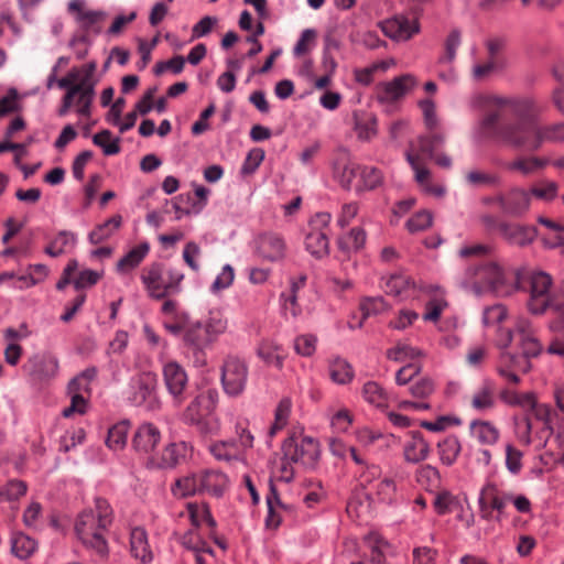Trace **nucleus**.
I'll return each instance as SVG.
<instances>
[{
	"label": "nucleus",
	"mask_w": 564,
	"mask_h": 564,
	"mask_svg": "<svg viewBox=\"0 0 564 564\" xmlns=\"http://www.w3.org/2000/svg\"><path fill=\"white\" fill-rule=\"evenodd\" d=\"M496 106L497 110L481 120L484 134L529 151H538L547 142H564V122L536 124L540 108L532 98H498Z\"/></svg>",
	"instance_id": "obj_1"
},
{
	"label": "nucleus",
	"mask_w": 564,
	"mask_h": 564,
	"mask_svg": "<svg viewBox=\"0 0 564 564\" xmlns=\"http://www.w3.org/2000/svg\"><path fill=\"white\" fill-rule=\"evenodd\" d=\"M113 521V510L104 498H96L94 507L85 509L75 522V532L82 544L97 558L105 561L109 546L105 536Z\"/></svg>",
	"instance_id": "obj_2"
},
{
	"label": "nucleus",
	"mask_w": 564,
	"mask_h": 564,
	"mask_svg": "<svg viewBox=\"0 0 564 564\" xmlns=\"http://www.w3.org/2000/svg\"><path fill=\"white\" fill-rule=\"evenodd\" d=\"M513 289L528 294L525 307L531 315L542 316L557 305L560 294L554 286L552 276L543 271H535L525 278L514 274Z\"/></svg>",
	"instance_id": "obj_3"
},
{
	"label": "nucleus",
	"mask_w": 564,
	"mask_h": 564,
	"mask_svg": "<svg viewBox=\"0 0 564 564\" xmlns=\"http://www.w3.org/2000/svg\"><path fill=\"white\" fill-rule=\"evenodd\" d=\"M514 274V272H506L495 262L480 261L468 267L464 285L477 294L492 291L498 295H508L513 290Z\"/></svg>",
	"instance_id": "obj_4"
},
{
	"label": "nucleus",
	"mask_w": 564,
	"mask_h": 564,
	"mask_svg": "<svg viewBox=\"0 0 564 564\" xmlns=\"http://www.w3.org/2000/svg\"><path fill=\"white\" fill-rule=\"evenodd\" d=\"M140 278L149 296L162 300L181 292L184 273L177 268L153 262L142 269Z\"/></svg>",
	"instance_id": "obj_5"
},
{
	"label": "nucleus",
	"mask_w": 564,
	"mask_h": 564,
	"mask_svg": "<svg viewBox=\"0 0 564 564\" xmlns=\"http://www.w3.org/2000/svg\"><path fill=\"white\" fill-rule=\"evenodd\" d=\"M218 402V392L209 389L199 393L185 409L183 420L194 425L203 434H214L218 431L219 423L214 411Z\"/></svg>",
	"instance_id": "obj_6"
},
{
	"label": "nucleus",
	"mask_w": 564,
	"mask_h": 564,
	"mask_svg": "<svg viewBox=\"0 0 564 564\" xmlns=\"http://www.w3.org/2000/svg\"><path fill=\"white\" fill-rule=\"evenodd\" d=\"M22 369L32 382L44 384L58 376L59 361L52 352H39L29 357Z\"/></svg>",
	"instance_id": "obj_7"
},
{
	"label": "nucleus",
	"mask_w": 564,
	"mask_h": 564,
	"mask_svg": "<svg viewBox=\"0 0 564 564\" xmlns=\"http://www.w3.org/2000/svg\"><path fill=\"white\" fill-rule=\"evenodd\" d=\"M247 380V364L238 357H228L221 369V384L224 391L230 397H238L245 391Z\"/></svg>",
	"instance_id": "obj_8"
},
{
	"label": "nucleus",
	"mask_w": 564,
	"mask_h": 564,
	"mask_svg": "<svg viewBox=\"0 0 564 564\" xmlns=\"http://www.w3.org/2000/svg\"><path fill=\"white\" fill-rule=\"evenodd\" d=\"M163 382L175 405H181L186 399L188 376L185 368L171 360L162 367Z\"/></svg>",
	"instance_id": "obj_9"
},
{
	"label": "nucleus",
	"mask_w": 564,
	"mask_h": 564,
	"mask_svg": "<svg viewBox=\"0 0 564 564\" xmlns=\"http://www.w3.org/2000/svg\"><path fill=\"white\" fill-rule=\"evenodd\" d=\"M538 329L533 322L527 316H518L514 322V329L507 332V341H511L513 334L518 337V346L521 351L529 356L538 357L543 346L536 336Z\"/></svg>",
	"instance_id": "obj_10"
},
{
	"label": "nucleus",
	"mask_w": 564,
	"mask_h": 564,
	"mask_svg": "<svg viewBox=\"0 0 564 564\" xmlns=\"http://www.w3.org/2000/svg\"><path fill=\"white\" fill-rule=\"evenodd\" d=\"M282 452L286 459L293 463H301L306 466L313 465L318 458V444L312 437L286 438L282 445Z\"/></svg>",
	"instance_id": "obj_11"
},
{
	"label": "nucleus",
	"mask_w": 564,
	"mask_h": 564,
	"mask_svg": "<svg viewBox=\"0 0 564 564\" xmlns=\"http://www.w3.org/2000/svg\"><path fill=\"white\" fill-rule=\"evenodd\" d=\"M531 358L521 351L520 354H513L510 351H502L498 361L497 371L508 382L518 384L520 382V373H527L531 370Z\"/></svg>",
	"instance_id": "obj_12"
},
{
	"label": "nucleus",
	"mask_w": 564,
	"mask_h": 564,
	"mask_svg": "<svg viewBox=\"0 0 564 564\" xmlns=\"http://www.w3.org/2000/svg\"><path fill=\"white\" fill-rule=\"evenodd\" d=\"M158 377L153 372H142L135 380L131 401L138 406L156 410L160 402L156 394Z\"/></svg>",
	"instance_id": "obj_13"
},
{
	"label": "nucleus",
	"mask_w": 564,
	"mask_h": 564,
	"mask_svg": "<svg viewBox=\"0 0 564 564\" xmlns=\"http://www.w3.org/2000/svg\"><path fill=\"white\" fill-rule=\"evenodd\" d=\"M489 202L498 204L503 214L520 217L530 209L531 196L529 191L516 187L491 198Z\"/></svg>",
	"instance_id": "obj_14"
},
{
	"label": "nucleus",
	"mask_w": 564,
	"mask_h": 564,
	"mask_svg": "<svg viewBox=\"0 0 564 564\" xmlns=\"http://www.w3.org/2000/svg\"><path fill=\"white\" fill-rule=\"evenodd\" d=\"M268 516L267 528L276 529L283 521H294L296 510L294 506L281 501L275 487L271 484L270 492L267 496Z\"/></svg>",
	"instance_id": "obj_15"
},
{
	"label": "nucleus",
	"mask_w": 564,
	"mask_h": 564,
	"mask_svg": "<svg viewBox=\"0 0 564 564\" xmlns=\"http://www.w3.org/2000/svg\"><path fill=\"white\" fill-rule=\"evenodd\" d=\"M257 250L259 256L267 261H281L285 257L286 242L276 232H264L257 239Z\"/></svg>",
	"instance_id": "obj_16"
},
{
	"label": "nucleus",
	"mask_w": 564,
	"mask_h": 564,
	"mask_svg": "<svg viewBox=\"0 0 564 564\" xmlns=\"http://www.w3.org/2000/svg\"><path fill=\"white\" fill-rule=\"evenodd\" d=\"M381 30L388 37L395 41H408L420 32L417 21H411L405 17L398 15L381 23Z\"/></svg>",
	"instance_id": "obj_17"
},
{
	"label": "nucleus",
	"mask_w": 564,
	"mask_h": 564,
	"mask_svg": "<svg viewBox=\"0 0 564 564\" xmlns=\"http://www.w3.org/2000/svg\"><path fill=\"white\" fill-rule=\"evenodd\" d=\"M479 508L484 519H490L492 511H497L496 520H501L506 507L500 497V489L495 484L488 482L482 487L479 495Z\"/></svg>",
	"instance_id": "obj_18"
},
{
	"label": "nucleus",
	"mask_w": 564,
	"mask_h": 564,
	"mask_svg": "<svg viewBox=\"0 0 564 564\" xmlns=\"http://www.w3.org/2000/svg\"><path fill=\"white\" fill-rule=\"evenodd\" d=\"M415 85L413 76L406 74L391 82L382 83L378 88V99L382 102H393L408 94Z\"/></svg>",
	"instance_id": "obj_19"
},
{
	"label": "nucleus",
	"mask_w": 564,
	"mask_h": 564,
	"mask_svg": "<svg viewBox=\"0 0 564 564\" xmlns=\"http://www.w3.org/2000/svg\"><path fill=\"white\" fill-rule=\"evenodd\" d=\"M500 234L510 245L525 247L534 241L538 230L533 226L507 223L500 226Z\"/></svg>",
	"instance_id": "obj_20"
},
{
	"label": "nucleus",
	"mask_w": 564,
	"mask_h": 564,
	"mask_svg": "<svg viewBox=\"0 0 564 564\" xmlns=\"http://www.w3.org/2000/svg\"><path fill=\"white\" fill-rule=\"evenodd\" d=\"M58 87L66 89V93H70L75 87H78L76 91V104L78 106L77 112L83 117L90 116V107L95 96V89L87 86L85 82L72 83L67 77H63L58 80Z\"/></svg>",
	"instance_id": "obj_21"
},
{
	"label": "nucleus",
	"mask_w": 564,
	"mask_h": 564,
	"mask_svg": "<svg viewBox=\"0 0 564 564\" xmlns=\"http://www.w3.org/2000/svg\"><path fill=\"white\" fill-rule=\"evenodd\" d=\"M161 433L152 423H144L138 427L132 438V446L137 452L150 453L159 444Z\"/></svg>",
	"instance_id": "obj_22"
},
{
	"label": "nucleus",
	"mask_w": 564,
	"mask_h": 564,
	"mask_svg": "<svg viewBox=\"0 0 564 564\" xmlns=\"http://www.w3.org/2000/svg\"><path fill=\"white\" fill-rule=\"evenodd\" d=\"M184 345L194 354L202 352L213 344L203 322H191L183 336Z\"/></svg>",
	"instance_id": "obj_23"
},
{
	"label": "nucleus",
	"mask_w": 564,
	"mask_h": 564,
	"mask_svg": "<svg viewBox=\"0 0 564 564\" xmlns=\"http://www.w3.org/2000/svg\"><path fill=\"white\" fill-rule=\"evenodd\" d=\"M383 289L387 294L406 299L413 294L415 283L405 273L394 272L384 279Z\"/></svg>",
	"instance_id": "obj_24"
},
{
	"label": "nucleus",
	"mask_w": 564,
	"mask_h": 564,
	"mask_svg": "<svg viewBox=\"0 0 564 564\" xmlns=\"http://www.w3.org/2000/svg\"><path fill=\"white\" fill-rule=\"evenodd\" d=\"M200 494H208L214 497H220L228 484L227 476L214 469H206L199 473Z\"/></svg>",
	"instance_id": "obj_25"
},
{
	"label": "nucleus",
	"mask_w": 564,
	"mask_h": 564,
	"mask_svg": "<svg viewBox=\"0 0 564 564\" xmlns=\"http://www.w3.org/2000/svg\"><path fill=\"white\" fill-rule=\"evenodd\" d=\"M550 160L546 158L535 155H521L507 164V169L511 172L520 173L523 176H529L543 171Z\"/></svg>",
	"instance_id": "obj_26"
},
{
	"label": "nucleus",
	"mask_w": 564,
	"mask_h": 564,
	"mask_svg": "<svg viewBox=\"0 0 564 564\" xmlns=\"http://www.w3.org/2000/svg\"><path fill=\"white\" fill-rule=\"evenodd\" d=\"M406 161L411 165L412 170L415 173V181L422 186V188L435 196H442L445 193V189L442 186L433 185L430 182L431 173L429 169L421 164L419 161V155L413 152H406Z\"/></svg>",
	"instance_id": "obj_27"
},
{
	"label": "nucleus",
	"mask_w": 564,
	"mask_h": 564,
	"mask_svg": "<svg viewBox=\"0 0 564 564\" xmlns=\"http://www.w3.org/2000/svg\"><path fill=\"white\" fill-rule=\"evenodd\" d=\"M361 165L349 160L337 161L334 165V177L339 185L346 189L355 188V184L359 181Z\"/></svg>",
	"instance_id": "obj_28"
},
{
	"label": "nucleus",
	"mask_w": 564,
	"mask_h": 564,
	"mask_svg": "<svg viewBox=\"0 0 564 564\" xmlns=\"http://www.w3.org/2000/svg\"><path fill=\"white\" fill-rule=\"evenodd\" d=\"M130 552L135 560H139L143 564L152 561V552L144 529L137 527L131 530Z\"/></svg>",
	"instance_id": "obj_29"
},
{
	"label": "nucleus",
	"mask_w": 564,
	"mask_h": 564,
	"mask_svg": "<svg viewBox=\"0 0 564 564\" xmlns=\"http://www.w3.org/2000/svg\"><path fill=\"white\" fill-rule=\"evenodd\" d=\"M444 135L440 133H431L429 135L420 137L417 140V144H410V149L408 152H413L419 155V161L421 164L422 156L433 159L437 153L435 150L444 143Z\"/></svg>",
	"instance_id": "obj_30"
},
{
	"label": "nucleus",
	"mask_w": 564,
	"mask_h": 564,
	"mask_svg": "<svg viewBox=\"0 0 564 564\" xmlns=\"http://www.w3.org/2000/svg\"><path fill=\"white\" fill-rule=\"evenodd\" d=\"M496 404V388L490 381H485L471 395L470 405L477 411L491 410Z\"/></svg>",
	"instance_id": "obj_31"
},
{
	"label": "nucleus",
	"mask_w": 564,
	"mask_h": 564,
	"mask_svg": "<svg viewBox=\"0 0 564 564\" xmlns=\"http://www.w3.org/2000/svg\"><path fill=\"white\" fill-rule=\"evenodd\" d=\"M305 248L315 258L328 254L329 240L326 230H308L305 237Z\"/></svg>",
	"instance_id": "obj_32"
},
{
	"label": "nucleus",
	"mask_w": 564,
	"mask_h": 564,
	"mask_svg": "<svg viewBox=\"0 0 564 564\" xmlns=\"http://www.w3.org/2000/svg\"><path fill=\"white\" fill-rule=\"evenodd\" d=\"M188 513L194 528L198 529L203 523H206L209 529L207 535L214 538V529H216L217 523L207 505L189 503Z\"/></svg>",
	"instance_id": "obj_33"
},
{
	"label": "nucleus",
	"mask_w": 564,
	"mask_h": 564,
	"mask_svg": "<svg viewBox=\"0 0 564 564\" xmlns=\"http://www.w3.org/2000/svg\"><path fill=\"white\" fill-rule=\"evenodd\" d=\"M403 453L406 462L416 464L429 456L430 446L422 435L416 433L412 436V440L404 445Z\"/></svg>",
	"instance_id": "obj_34"
},
{
	"label": "nucleus",
	"mask_w": 564,
	"mask_h": 564,
	"mask_svg": "<svg viewBox=\"0 0 564 564\" xmlns=\"http://www.w3.org/2000/svg\"><path fill=\"white\" fill-rule=\"evenodd\" d=\"M186 455L184 443H171L164 447L155 464L161 468H172L178 465Z\"/></svg>",
	"instance_id": "obj_35"
},
{
	"label": "nucleus",
	"mask_w": 564,
	"mask_h": 564,
	"mask_svg": "<svg viewBox=\"0 0 564 564\" xmlns=\"http://www.w3.org/2000/svg\"><path fill=\"white\" fill-rule=\"evenodd\" d=\"M258 356L269 366L282 369L286 357L284 349L274 341H263L258 348Z\"/></svg>",
	"instance_id": "obj_36"
},
{
	"label": "nucleus",
	"mask_w": 564,
	"mask_h": 564,
	"mask_svg": "<svg viewBox=\"0 0 564 564\" xmlns=\"http://www.w3.org/2000/svg\"><path fill=\"white\" fill-rule=\"evenodd\" d=\"M149 250L150 246L147 242L135 246L118 261L117 271L121 274L132 271L143 261Z\"/></svg>",
	"instance_id": "obj_37"
},
{
	"label": "nucleus",
	"mask_w": 564,
	"mask_h": 564,
	"mask_svg": "<svg viewBox=\"0 0 564 564\" xmlns=\"http://www.w3.org/2000/svg\"><path fill=\"white\" fill-rule=\"evenodd\" d=\"M122 224L121 215H115L105 223L97 225L88 235V239L93 245H99L110 238Z\"/></svg>",
	"instance_id": "obj_38"
},
{
	"label": "nucleus",
	"mask_w": 564,
	"mask_h": 564,
	"mask_svg": "<svg viewBox=\"0 0 564 564\" xmlns=\"http://www.w3.org/2000/svg\"><path fill=\"white\" fill-rule=\"evenodd\" d=\"M470 433L478 442L485 445H494L499 438L498 429L488 421H473L470 423Z\"/></svg>",
	"instance_id": "obj_39"
},
{
	"label": "nucleus",
	"mask_w": 564,
	"mask_h": 564,
	"mask_svg": "<svg viewBox=\"0 0 564 564\" xmlns=\"http://www.w3.org/2000/svg\"><path fill=\"white\" fill-rule=\"evenodd\" d=\"M369 495L379 502L391 505L397 500L398 496L395 481L390 477H384L373 486Z\"/></svg>",
	"instance_id": "obj_40"
},
{
	"label": "nucleus",
	"mask_w": 564,
	"mask_h": 564,
	"mask_svg": "<svg viewBox=\"0 0 564 564\" xmlns=\"http://www.w3.org/2000/svg\"><path fill=\"white\" fill-rule=\"evenodd\" d=\"M382 183L381 172L373 166H361L359 181L355 184L356 192L372 191Z\"/></svg>",
	"instance_id": "obj_41"
},
{
	"label": "nucleus",
	"mask_w": 564,
	"mask_h": 564,
	"mask_svg": "<svg viewBox=\"0 0 564 564\" xmlns=\"http://www.w3.org/2000/svg\"><path fill=\"white\" fill-rule=\"evenodd\" d=\"M210 453L218 460H241L240 449L236 440L218 442L210 445Z\"/></svg>",
	"instance_id": "obj_42"
},
{
	"label": "nucleus",
	"mask_w": 564,
	"mask_h": 564,
	"mask_svg": "<svg viewBox=\"0 0 564 564\" xmlns=\"http://www.w3.org/2000/svg\"><path fill=\"white\" fill-rule=\"evenodd\" d=\"M181 544L193 553L207 552L209 556H215L214 550L205 541L198 532V529L194 528L185 532L181 539Z\"/></svg>",
	"instance_id": "obj_43"
},
{
	"label": "nucleus",
	"mask_w": 564,
	"mask_h": 564,
	"mask_svg": "<svg viewBox=\"0 0 564 564\" xmlns=\"http://www.w3.org/2000/svg\"><path fill=\"white\" fill-rule=\"evenodd\" d=\"M199 474L178 478L172 487V492L177 498H185L195 494H200Z\"/></svg>",
	"instance_id": "obj_44"
},
{
	"label": "nucleus",
	"mask_w": 564,
	"mask_h": 564,
	"mask_svg": "<svg viewBox=\"0 0 564 564\" xmlns=\"http://www.w3.org/2000/svg\"><path fill=\"white\" fill-rule=\"evenodd\" d=\"M76 241V235L74 232L62 230L45 248V253L50 257H58L66 251L68 246H74Z\"/></svg>",
	"instance_id": "obj_45"
},
{
	"label": "nucleus",
	"mask_w": 564,
	"mask_h": 564,
	"mask_svg": "<svg viewBox=\"0 0 564 564\" xmlns=\"http://www.w3.org/2000/svg\"><path fill=\"white\" fill-rule=\"evenodd\" d=\"M330 379L338 384H346L354 378L351 366L341 358H335L329 364Z\"/></svg>",
	"instance_id": "obj_46"
},
{
	"label": "nucleus",
	"mask_w": 564,
	"mask_h": 564,
	"mask_svg": "<svg viewBox=\"0 0 564 564\" xmlns=\"http://www.w3.org/2000/svg\"><path fill=\"white\" fill-rule=\"evenodd\" d=\"M129 432V423L127 421L119 422L111 426L108 431L106 444L113 451L122 449L127 443Z\"/></svg>",
	"instance_id": "obj_47"
},
{
	"label": "nucleus",
	"mask_w": 564,
	"mask_h": 564,
	"mask_svg": "<svg viewBox=\"0 0 564 564\" xmlns=\"http://www.w3.org/2000/svg\"><path fill=\"white\" fill-rule=\"evenodd\" d=\"M362 397L366 402L377 408H384L388 402L387 392L375 381H368L364 384Z\"/></svg>",
	"instance_id": "obj_48"
},
{
	"label": "nucleus",
	"mask_w": 564,
	"mask_h": 564,
	"mask_svg": "<svg viewBox=\"0 0 564 564\" xmlns=\"http://www.w3.org/2000/svg\"><path fill=\"white\" fill-rule=\"evenodd\" d=\"M96 375L97 369L95 367H90L82 371L68 383V393H89L90 383L96 378Z\"/></svg>",
	"instance_id": "obj_49"
},
{
	"label": "nucleus",
	"mask_w": 564,
	"mask_h": 564,
	"mask_svg": "<svg viewBox=\"0 0 564 564\" xmlns=\"http://www.w3.org/2000/svg\"><path fill=\"white\" fill-rule=\"evenodd\" d=\"M438 454L445 465H453L460 452V443L456 436H448L438 443Z\"/></svg>",
	"instance_id": "obj_50"
},
{
	"label": "nucleus",
	"mask_w": 564,
	"mask_h": 564,
	"mask_svg": "<svg viewBox=\"0 0 564 564\" xmlns=\"http://www.w3.org/2000/svg\"><path fill=\"white\" fill-rule=\"evenodd\" d=\"M291 409H292V401H291V399L283 398L279 402V404H278V406L275 409V413H274V422H273V424H272V426L270 427V431H269V435L271 437L274 436L282 429L285 427V425L288 424L290 414H291Z\"/></svg>",
	"instance_id": "obj_51"
},
{
	"label": "nucleus",
	"mask_w": 564,
	"mask_h": 564,
	"mask_svg": "<svg viewBox=\"0 0 564 564\" xmlns=\"http://www.w3.org/2000/svg\"><path fill=\"white\" fill-rule=\"evenodd\" d=\"M462 43V32L453 29L447 35L444 43V54L440 57L438 63L452 64L456 58V51Z\"/></svg>",
	"instance_id": "obj_52"
},
{
	"label": "nucleus",
	"mask_w": 564,
	"mask_h": 564,
	"mask_svg": "<svg viewBox=\"0 0 564 564\" xmlns=\"http://www.w3.org/2000/svg\"><path fill=\"white\" fill-rule=\"evenodd\" d=\"M107 14L104 11L87 10L80 13L77 22L87 32L99 33L101 31V23Z\"/></svg>",
	"instance_id": "obj_53"
},
{
	"label": "nucleus",
	"mask_w": 564,
	"mask_h": 564,
	"mask_svg": "<svg viewBox=\"0 0 564 564\" xmlns=\"http://www.w3.org/2000/svg\"><path fill=\"white\" fill-rule=\"evenodd\" d=\"M530 196H534L543 202H552L558 193L557 183L549 180H543L531 187L529 191Z\"/></svg>",
	"instance_id": "obj_54"
},
{
	"label": "nucleus",
	"mask_w": 564,
	"mask_h": 564,
	"mask_svg": "<svg viewBox=\"0 0 564 564\" xmlns=\"http://www.w3.org/2000/svg\"><path fill=\"white\" fill-rule=\"evenodd\" d=\"M36 549V542L30 536L19 533L12 539V552L19 558L29 557Z\"/></svg>",
	"instance_id": "obj_55"
},
{
	"label": "nucleus",
	"mask_w": 564,
	"mask_h": 564,
	"mask_svg": "<svg viewBox=\"0 0 564 564\" xmlns=\"http://www.w3.org/2000/svg\"><path fill=\"white\" fill-rule=\"evenodd\" d=\"M28 486L24 481L12 479L0 487V500L14 501L26 494Z\"/></svg>",
	"instance_id": "obj_56"
},
{
	"label": "nucleus",
	"mask_w": 564,
	"mask_h": 564,
	"mask_svg": "<svg viewBox=\"0 0 564 564\" xmlns=\"http://www.w3.org/2000/svg\"><path fill=\"white\" fill-rule=\"evenodd\" d=\"M203 325L214 343L219 335L225 333L227 328V319L219 312H210Z\"/></svg>",
	"instance_id": "obj_57"
},
{
	"label": "nucleus",
	"mask_w": 564,
	"mask_h": 564,
	"mask_svg": "<svg viewBox=\"0 0 564 564\" xmlns=\"http://www.w3.org/2000/svg\"><path fill=\"white\" fill-rule=\"evenodd\" d=\"M506 66L486 59L485 62L477 63L471 68V78L474 82H484L488 79L494 73L502 70Z\"/></svg>",
	"instance_id": "obj_58"
},
{
	"label": "nucleus",
	"mask_w": 564,
	"mask_h": 564,
	"mask_svg": "<svg viewBox=\"0 0 564 564\" xmlns=\"http://www.w3.org/2000/svg\"><path fill=\"white\" fill-rule=\"evenodd\" d=\"M95 145L102 149L105 155H115L120 152L119 139L111 140V132L102 130L93 137Z\"/></svg>",
	"instance_id": "obj_59"
},
{
	"label": "nucleus",
	"mask_w": 564,
	"mask_h": 564,
	"mask_svg": "<svg viewBox=\"0 0 564 564\" xmlns=\"http://www.w3.org/2000/svg\"><path fill=\"white\" fill-rule=\"evenodd\" d=\"M421 356V351L408 344H398L395 347L390 348L387 351V357L390 360L397 362H404L406 360H413L416 357Z\"/></svg>",
	"instance_id": "obj_60"
},
{
	"label": "nucleus",
	"mask_w": 564,
	"mask_h": 564,
	"mask_svg": "<svg viewBox=\"0 0 564 564\" xmlns=\"http://www.w3.org/2000/svg\"><path fill=\"white\" fill-rule=\"evenodd\" d=\"M432 214L429 210H421L414 214L408 221L406 228L410 232H417L427 229L432 225Z\"/></svg>",
	"instance_id": "obj_61"
},
{
	"label": "nucleus",
	"mask_w": 564,
	"mask_h": 564,
	"mask_svg": "<svg viewBox=\"0 0 564 564\" xmlns=\"http://www.w3.org/2000/svg\"><path fill=\"white\" fill-rule=\"evenodd\" d=\"M183 260L184 262L194 271L198 272L200 269L199 265V258L202 257V249L200 247L194 242L189 241L185 245L183 249Z\"/></svg>",
	"instance_id": "obj_62"
},
{
	"label": "nucleus",
	"mask_w": 564,
	"mask_h": 564,
	"mask_svg": "<svg viewBox=\"0 0 564 564\" xmlns=\"http://www.w3.org/2000/svg\"><path fill=\"white\" fill-rule=\"evenodd\" d=\"M189 324V317L185 312L174 314V316L167 317L164 321L165 329L173 335H180L182 332L185 333Z\"/></svg>",
	"instance_id": "obj_63"
},
{
	"label": "nucleus",
	"mask_w": 564,
	"mask_h": 564,
	"mask_svg": "<svg viewBox=\"0 0 564 564\" xmlns=\"http://www.w3.org/2000/svg\"><path fill=\"white\" fill-rule=\"evenodd\" d=\"M554 76L558 82V87L554 89L553 102L558 111L564 113V65L554 68Z\"/></svg>",
	"instance_id": "obj_64"
}]
</instances>
